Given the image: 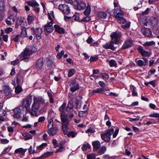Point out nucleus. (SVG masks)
<instances>
[{"label": "nucleus", "instance_id": "nucleus-43", "mask_svg": "<svg viewBox=\"0 0 159 159\" xmlns=\"http://www.w3.org/2000/svg\"><path fill=\"white\" fill-rule=\"evenodd\" d=\"M65 150V147L63 146H59V148L55 151L56 153L63 152Z\"/></svg>", "mask_w": 159, "mask_h": 159}, {"label": "nucleus", "instance_id": "nucleus-55", "mask_svg": "<svg viewBox=\"0 0 159 159\" xmlns=\"http://www.w3.org/2000/svg\"><path fill=\"white\" fill-rule=\"evenodd\" d=\"M28 151L30 154H34L36 153V151L33 149V147L32 146H31L28 149Z\"/></svg>", "mask_w": 159, "mask_h": 159}, {"label": "nucleus", "instance_id": "nucleus-34", "mask_svg": "<svg viewBox=\"0 0 159 159\" xmlns=\"http://www.w3.org/2000/svg\"><path fill=\"white\" fill-rule=\"evenodd\" d=\"M91 12V7L90 5H88L87 6L86 9L84 12V14L86 16H89Z\"/></svg>", "mask_w": 159, "mask_h": 159}, {"label": "nucleus", "instance_id": "nucleus-41", "mask_svg": "<svg viewBox=\"0 0 159 159\" xmlns=\"http://www.w3.org/2000/svg\"><path fill=\"white\" fill-rule=\"evenodd\" d=\"M109 63L110 66L111 67L114 66L116 67L117 66V64L114 60H111L109 61Z\"/></svg>", "mask_w": 159, "mask_h": 159}, {"label": "nucleus", "instance_id": "nucleus-27", "mask_svg": "<svg viewBox=\"0 0 159 159\" xmlns=\"http://www.w3.org/2000/svg\"><path fill=\"white\" fill-rule=\"evenodd\" d=\"M43 65V59L40 58L37 61L36 67L38 69H40L42 68Z\"/></svg>", "mask_w": 159, "mask_h": 159}, {"label": "nucleus", "instance_id": "nucleus-29", "mask_svg": "<svg viewBox=\"0 0 159 159\" xmlns=\"http://www.w3.org/2000/svg\"><path fill=\"white\" fill-rule=\"evenodd\" d=\"M98 16L99 18L101 19H104L107 18V14L105 12L100 11L98 13Z\"/></svg>", "mask_w": 159, "mask_h": 159}, {"label": "nucleus", "instance_id": "nucleus-64", "mask_svg": "<svg viewBox=\"0 0 159 159\" xmlns=\"http://www.w3.org/2000/svg\"><path fill=\"white\" fill-rule=\"evenodd\" d=\"M9 141L6 139H1V142L3 144H7L9 143Z\"/></svg>", "mask_w": 159, "mask_h": 159}, {"label": "nucleus", "instance_id": "nucleus-36", "mask_svg": "<svg viewBox=\"0 0 159 159\" xmlns=\"http://www.w3.org/2000/svg\"><path fill=\"white\" fill-rule=\"evenodd\" d=\"M77 133L73 131H70L67 134V136L69 137L75 138L77 135Z\"/></svg>", "mask_w": 159, "mask_h": 159}, {"label": "nucleus", "instance_id": "nucleus-2", "mask_svg": "<svg viewBox=\"0 0 159 159\" xmlns=\"http://www.w3.org/2000/svg\"><path fill=\"white\" fill-rule=\"evenodd\" d=\"M60 118L62 124V130L64 134H66L68 129V125L70 123L69 120L68 119V115L65 113L61 114L60 115Z\"/></svg>", "mask_w": 159, "mask_h": 159}, {"label": "nucleus", "instance_id": "nucleus-28", "mask_svg": "<svg viewBox=\"0 0 159 159\" xmlns=\"http://www.w3.org/2000/svg\"><path fill=\"white\" fill-rule=\"evenodd\" d=\"M107 148L105 146H103L102 147H100L98 150V153L100 155L104 154L107 150Z\"/></svg>", "mask_w": 159, "mask_h": 159}, {"label": "nucleus", "instance_id": "nucleus-42", "mask_svg": "<svg viewBox=\"0 0 159 159\" xmlns=\"http://www.w3.org/2000/svg\"><path fill=\"white\" fill-rule=\"evenodd\" d=\"M79 89V86L78 84H75V85L73 86L70 89V91L72 92H74Z\"/></svg>", "mask_w": 159, "mask_h": 159}, {"label": "nucleus", "instance_id": "nucleus-14", "mask_svg": "<svg viewBox=\"0 0 159 159\" xmlns=\"http://www.w3.org/2000/svg\"><path fill=\"white\" fill-rule=\"evenodd\" d=\"M76 2L77 5L76 6V9L80 10L84 9L86 6V4L81 0H76Z\"/></svg>", "mask_w": 159, "mask_h": 159}, {"label": "nucleus", "instance_id": "nucleus-24", "mask_svg": "<svg viewBox=\"0 0 159 159\" xmlns=\"http://www.w3.org/2000/svg\"><path fill=\"white\" fill-rule=\"evenodd\" d=\"M54 28L56 31L60 34H64L65 32V30L64 28L57 25H55Z\"/></svg>", "mask_w": 159, "mask_h": 159}, {"label": "nucleus", "instance_id": "nucleus-54", "mask_svg": "<svg viewBox=\"0 0 159 159\" xmlns=\"http://www.w3.org/2000/svg\"><path fill=\"white\" fill-rule=\"evenodd\" d=\"M118 19H117L118 22L120 23L125 24V20L124 19V18L122 17H119L118 18Z\"/></svg>", "mask_w": 159, "mask_h": 159}, {"label": "nucleus", "instance_id": "nucleus-58", "mask_svg": "<svg viewBox=\"0 0 159 159\" xmlns=\"http://www.w3.org/2000/svg\"><path fill=\"white\" fill-rule=\"evenodd\" d=\"M53 63V61L51 60L48 59L46 62L47 66L48 67H50Z\"/></svg>", "mask_w": 159, "mask_h": 159}, {"label": "nucleus", "instance_id": "nucleus-23", "mask_svg": "<svg viewBox=\"0 0 159 159\" xmlns=\"http://www.w3.org/2000/svg\"><path fill=\"white\" fill-rule=\"evenodd\" d=\"M57 127H53L52 128L49 129L48 131V133L49 135L53 136L57 134Z\"/></svg>", "mask_w": 159, "mask_h": 159}, {"label": "nucleus", "instance_id": "nucleus-16", "mask_svg": "<svg viewBox=\"0 0 159 159\" xmlns=\"http://www.w3.org/2000/svg\"><path fill=\"white\" fill-rule=\"evenodd\" d=\"M27 150V149L19 148L15 150V153L19 154L20 157L23 158L25 156V153Z\"/></svg>", "mask_w": 159, "mask_h": 159}, {"label": "nucleus", "instance_id": "nucleus-17", "mask_svg": "<svg viewBox=\"0 0 159 159\" xmlns=\"http://www.w3.org/2000/svg\"><path fill=\"white\" fill-rule=\"evenodd\" d=\"M114 43H115L111 40V42L109 43H107L103 45V47L104 48L106 49H109L112 50L114 51L116 48L114 46Z\"/></svg>", "mask_w": 159, "mask_h": 159}, {"label": "nucleus", "instance_id": "nucleus-57", "mask_svg": "<svg viewBox=\"0 0 159 159\" xmlns=\"http://www.w3.org/2000/svg\"><path fill=\"white\" fill-rule=\"evenodd\" d=\"M95 132L94 129L92 127H90L86 131V133H94Z\"/></svg>", "mask_w": 159, "mask_h": 159}, {"label": "nucleus", "instance_id": "nucleus-18", "mask_svg": "<svg viewBox=\"0 0 159 159\" xmlns=\"http://www.w3.org/2000/svg\"><path fill=\"white\" fill-rule=\"evenodd\" d=\"M92 144L93 146V151L94 152L98 150L101 146L100 143L98 140L93 141Z\"/></svg>", "mask_w": 159, "mask_h": 159}, {"label": "nucleus", "instance_id": "nucleus-37", "mask_svg": "<svg viewBox=\"0 0 159 159\" xmlns=\"http://www.w3.org/2000/svg\"><path fill=\"white\" fill-rule=\"evenodd\" d=\"M17 22L20 25H24V23L25 22V20L24 18L20 17L18 18Z\"/></svg>", "mask_w": 159, "mask_h": 159}, {"label": "nucleus", "instance_id": "nucleus-49", "mask_svg": "<svg viewBox=\"0 0 159 159\" xmlns=\"http://www.w3.org/2000/svg\"><path fill=\"white\" fill-rule=\"evenodd\" d=\"M87 159H95V154L94 153H91L87 155Z\"/></svg>", "mask_w": 159, "mask_h": 159}, {"label": "nucleus", "instance_id": "nucleus-56", "mask_svg": "<svg viewBox=\"0 0 159 159\" xmlns=\"http://www.w3.org/2000/svg\"><path fill=\"white\" fill-rule=\"evenodd\" d=\"M154 43H155L153 41L146 42L143 44V45L144 46H150L153 45Z\"/></svg>", "mask_w": 159, "mask_h": 159}, {"label": "nucleus", "instance_id": "nucleus-61", "mask_svg": "<svg viewBox=\"0 0 159 159\" xmlns=\"http://www.w3.org/2000/svg\"><path fill=\"white\" fill-rule=\"evenodd\" d=\"M52 143L54 145V148H56L58 147V144L57 141L55 139H54L52 140Z\"/></svg>", "mask_w": 159, "mask_h": 159}, {"label": "nucleus", "instance_id": "nucleus-12", "mask_svg": "<svg viewBox=\"0 0 159 159\" xmlns=\"http://www.w3.org/2000/svg\"><path fill=\"white\" fill-rule=\"evenodd\" d=\"M53 22L52 21L48 22L44 26V30L50 33L53 30L52 27Z\"/></svg>", "mask_w": 159, "mask_h": 159}, {"label": "nucleus", "instance_id": "nucleus-31", "mask_svg": "<svg viewBox=\"0 0 159 159\" xmlns=\"http://www.w3.org/2000/svg\"><path fill=\"white\" fill-rule=\"evenodd\" d=\"M4 31L3 30H1V36H2V38L3 40L5 42L7 41L8 35L7 34L4 35Z\"/></svg>", "mask_w": 159, "mask_h": 159}, {"label": "nucleus", "instance_id": "nucleus-9", "mask_svg": "<svg viewBox=\"0 0 159 159\" xmlns=\"http://www.w3.org/2000/svg\"><path fill=\"white\" fill-rule=\"evenodd\" d=\"M133 45L132 40L130 39H128L125 41L121 49H125L131 47Z\"/></svg>", "mask_w": 159, "mask_h": 159}, {"label": "nucleus", "instance_id": "nucleus-38", "mask_svg": "<svg viewBox=\"0 0 159 159\" xmlns=\"http://www.w3.org/2000/svg\"><path fill=\"white\" fill-rule=\"evenodd\" d=\"M34 20V18L32 15L30 14L28 16L27 20L29 25Z\"/></svg>", "mask_w": 159, "mask_h": 159}, {"label": "nucleus", "instance_id": "nucleus-5", "mask_svg": "<svg viewBox=\"0 0 159 159\" xmlns=\"http://www.w3.org/2000/svg\"><path fill=\"white\" fill-rule=\"evenodd\" d=\"M114 131V129L112 128L108 130L105 133L101 134V138L102 139L106 142H109L111 139V136L113 133Z\"/></svg>", "mask_w": 159, "mask_h": 159}, {"label": "nucleus", "instance_id": "nucleus-4", "mask_svg": "<svg viewBox=\"0 0 159 159\" xmlns=\"http://www.w3.org/2000/svg\"><path fill=\"white\" fill-rule=\"evenodd\" d=\"M121 35L120 32H115L112 34L110 35V36L112 41L115 44H118L122 41L120 39Z\"/></svg>", "mask_w": 159, "mask_h": 159}, {"label": "nucleus", "instance_id": "nucleus-33", "mask_svg": "<svg viewBox=\"0 0 159 159\" xmlns=\"http://www.w3.org/2000/svg\"><path fill=\"white\" fill-rule=\"evenodd\" d=\"M81 100L77 99L75 102V107L76 108H80L81 107Z\"/></svg>", "mask_w": 159, "mask_h": 159}, {"label": "nucleus", "instance_id": "nucleus-63", "mask_svg": "<svg viewBox=\"0 0 159 159\" xmlns=\"http://www.w3.org/2000/svg\"><path fill=\"white\" fill-rule=\"evenodd\" d=\"M13 30V29L11 28H8L5 30L4 31L7 34H9Z\"/></svg>", "mask_w": 159, "mask_h": 159}, {"label": "nucleus", "instance_id": "nucleus-8", "mask_svg": "<svg viewBox=\"0 0 159 159\" xmlns=\"http://www.w3.org/2000/svg\"><path fill=\"white\" fill-rule=\"evenodd\" d=\"M137 50L140 54L143 57H149L151 54L150 51H145L142 46L138 47Z\"/></svg>", "mask_w": 159, "mask_h": 159}, {"label": "nucleus", "instance_id": "nucleus-13", "mask_svg": "<svg viewBox=\"0 0 159 159\" xmlns=\"http://www.w3.org/2000/svg\"><path fill=\"white\" fill-rule=\"evenodd\" d=\"M2 89L0 91L2 93L4 94L5 95H9L11 92L12 90L8 86H4L3 87Z\"/></svg>", "mask_w": 159, "mask_h": 159}, {"label": "nucleus", "instance_id": "nucleus-44", "mask_svg": "<svg viewBox=\"0 0 159 159\" xmlns=\"http://www.w3.org/2000/svg\"><path fill=\"white\" fill-rule=\"evenodd\" d=\"M130 22H127L125 21V24H122L121 25V27L124 29H126L128 28L130 26Z\"/></svg>", "mask_w": 159, "mask_h": 159}, {"label": "nucleus", "instance_id": "nucleus-19", "mask_svg": "<svg viewBox=\"0 0 159 159\" xmlns=\"http://www.w3.org/2000/svg\"><path fill=\"white\" fill-rule=\"evenodd\" d=\"M142 31L143 34L146 36L149 37L152 35V32L148 28L145 27L142 28Z\"/></svg>", "mask_w": 159, "mask_h": 159}, {"label": "nucleus", "instance_id": "nucleus-53", "mask_svg": "<svg viewBox=\"0 0 159 159\" xmlns=\"http://www.w3.org/2000/svg\"><path fill=\"white\" fill-rule=\"evenodd\" d=\"M73 19L76 21H79L80 20L79 15L78 13H75L72 17Z\"/></svg>", "mask_w": 159, "mask_h": 159}, {"label": "nucleus", "instance_id": "nucleus-32", "mask_svg": "<svg viewBox=\"0 0 159 159\" xmlns=\"http://www.w3.org/2000/svg\"><path fill=\"white\" fill-rule=\"evenodd\" d=\"M25 140H27L32 139V136L28 133H24L22 134Z\"/></svg>", "mask_w": 159, "mask_h": 159}, {"label": "nucleus", "instance_id": "nucleus-1", "mask_svg": "<svg viewBox=\"0 0 159 159\" xmlns=\"http://www.w3.org/2000/svg\"><path fill=\"white\" fill-rule=\"evenodd\" d=\"M35 45V44H33L31 49L27 48H25L24 51L21 52L19 56L20 58H22L21 59V61H23L25 62L28 61L29 59V57L36 51Z\"/></svg>", "mask_w": 159, "mask_h": 159}, {"label": "nucleus", "instance_id": "nucleus-45", "mask_svg": "<svg viewBox=\"0 0 159 159\" xmlns=\"http://www.w3.org/2000/svg\"><path fill=\"white\" fill-rule=\"evenodd\" d=\"M22 91V89L21 87L19 85H18L15 88V92L17 94L20 93Z\"/></svg>", "mask_w": 159, "mask_h": 159}, {"label": "nucleus", "instance_id": "nucleus-7", "mask_svg": "<svg viewBox=\"0 0 159 159\" xmlns=\"http://www.w3.org/2000/svg\"><path fill=\"white\" fill-rule=\"evenodd\" d=\"M31 102L32 100L28 98L24 99L22 102V106L21 107H22V108H21L23 110L25 107L26 110H29Z\"/></svg>", "mask_w": 159, "mask_h": 159}, {"label": "nucleus", "instance_id": "nucleus-39", "mask_svg": "<svg viewBox=\"0 0 159 159\" xmlns=\"http://www.w3.org/2000/svg\"><path fill=\"white\" fill-rule=\"evenodd\" d=\"M47 144L46 143H43L41 145L37 147V150L39 151L42 150L44 148L47 146Z\"/></svg>", "mask_w": 159, "mask_h": 159}, {"label": "nucleus", "instance_id": "nucleus-26", "mask_svg": "<svg viewBox=\"0 0 159 159\" xmlns=\"http://www.w3.org/2000/svg\"><path fill=\"white\" fill-rule=\"evenodd\" d=\"M33 105H32L31 109L30 110V114L35 116H38L37 111L39 110V108L37 109L34 108L33 107Z\"/></svg>", "mask_w": 159, "mask_h": 159}, {"label": "nucleus", "instance_id": "nucleus-52", "mask_svg": "<svg viewBox=\"0 0 159 159\" xmlns=\"http://www.w3.org/2000/svg\"><path fill=\"white\" fill-rule=\"evenodd\" d=\"M90 20L91 18L89 16H87L82 19L80 21L88 22Z\"/></svg>", "mask_w": 159, "mask_h": 159}, {"label": "nucleus", "instance_id": "nucleus-62", "mask_svg": "<svg viewBox=\"0 0 159 159\" xmlns=\"http://www.w3.org/2000/svg\"><path fill=\"white\" fill-rule=\"evenodd\" d=\"M102 77L104 79H107L109 78V75L107 73H103L101 75Z\"/></svg>", "mask_w": 159, "mask_h": 159}, {"label": "nucleus", "instance_id": "nucleus-3", "mask_svg": "<svg viewBox=\"0 0 159 159\" xmlns=\"http://www.w3.org/2000/svg\"><path fill=\"white\" fill-rule=\"evenodd\" d=\"M33 101L34 102L32 105H33L34 108L35 109L39 108L41 105L45 103V100L41 97H34Z\"/></svg>", "mask_w": 159, "mask_h": 159}, {"label": "nucleus", "instance_id": "nucleus-20", "mask_svg": "<svg viewBox=\"0 0 159 159\" xmlns=\"http://www.w3.org/2000/svg\"><path fill=\"white\" fill-rule=\"evenodd\" d=\"M114 14L116 18L122 17L124 13L121 10L116 8L114 11Z\"/></svg>", "mask_w": 159, "mask_h": 159}, {"label": "nucleus", "instance_id": "nucleus-30", "mask_svg": "<svg viewBox=\"0 0 159 159\" xmlns=\"http://www.w3.org/2000/svg\"><path fill=\"white\" fill-rule=\"evenodd\" d=\"M49 105L48 102H45L44 105V106L42 108L40 111V112L41 113H43L46 111V110L48 108V107Z\"/></svg>", "mask_w": 159, "mask_h": 159}, {"label": "nucleus", "instance_id": "nucleus-21", "mask_svg": "<svg viewBox=\"0 0 159 159\" xmlns=\"http://www.w3.org/2000/svg\"><path fill=\"white\" fill-rule=\"evenodd\" d=\"M6 10L5 0H0V13L4 12Z\"/></svg>", "mask_w": 159, "mask_h": 159}, {"label": "nucleus", "instance_id": "nucleus-59", "mask_svg": "<svg viewBox=\"0 0 159 159\" xmlns=\"http://www.w3.org/2000/svg\"><path fill=\"white\" fill-rule=\"evenodd\" d=\"M23 80V78L22 76H18L17 78V82L18 85L20 84V83L22 81V82Z\"/></svg>", "mask_w": 159, "mask_h": 159}, {"label": "nucleus", "instance_id": "nucleus-60", "mask_svg": "<svg viewBox=\"0 0 159 159\" xmlns=\"http://www.w3.org/2000/svg\"><path fill=\"white\" fill-rule=\"evenodd\" d=\"M86 111H83L79 112V115L80 117L86 116Z\"/></svg>", "mask_w": 159, "mask_h": 159}, {"label": "nucleus", "instance_id": "nucleus-35", "mask_svg": "<svg viewBox=\"0 0 159 159\" xmlns=\"http://www.w3.org/2000/svg\"><path fill=\"white\" fill-rule=\"evenodd\" d=\"M27 35L26 29V28L23 27L20 33V36L23 37H26Z\"/></svg>", "mask_w": 159, "mask_h": 159}, {"label": "nucleus", "instance_id": "nucleus-47", "mask_svg": "<svg viewBox=\"0 0 159 159\" xmlns=\"http://www.w3.org/2000/svg\"><path fill=\"white\" fill-rule=\"evenodd\" d=\"M66 103H63V104L61 106L59 107V110L61 112H64L66 108Z\"/></svg>", "mask_w": 159, "mask_h": 159}, {"label": "nucleus", "instance_id": "nucleus-11", "mask_svg": "<svg viewBox=\"0 0 159 159\" xmlns=\"http://www.w3.org/2000/svg\"><path fill=\"white\" fill-rule=\"evenodd\" d=\"M21 108H22V107H19L16 108L14 109L13 116L14 118L17 119L21 118L20 114L23 110Z\"/></svg>", "mask_w": 159, "mask_h": 159}, {"label": "nucleus", "instance_id": "nucleus-46", "mask_svg": "<svg viewBox=\"0 0 159 159\" xmlns=\"http://www.w3.org/2000/svg\"><path fill=\"white\" fill-rule=\"evenodd\" d=\"M103 91V89L101 88H99L93 90L92 91V93H102V92Z\"/></svg>", "mask_w": 159, "mask_h": 159}, {"label": "nucleus", "instance_id": "nucleus-6", "mask_svg": "<svg viewBox=\"0 0 159 159\" xmlns=\"http://www.w3.org/2000/svg\"><path fill=\"white\" fill-rule=\"evenodd\" d=\"M27 3L28 5L34 8V10L36 12L38 13L39 12L40 10L39 7V4L36 1L33 0L31 1H27Z\"/></svg>", "mask_w": 159, "mask_h": 159}, {"label": "nucleus", "instance_id": "nucleus-15", "mask_svg": "<svg viewBox=\"0 0 159 159\" xmlns=\"http://www.w3.org/2000/svg\"><path fill=\"white\" fill-rule=\"evenodd\" d=\"M59 9L64 13L68 14L70 12L68 6L66 4H60L59 6Z\"/></svg>", "mask_w": 159, "mask_h": 159}, {"label": "nucleus", "instance_id": "nucleus-22", "mask_svg": "<svg viewBox=\"0 0 159 159\" xmlns=\"http://www.w3.org/2000/svg\"><path fill=\"white\" fill-rule=\"evenodd\" d=\"M73 101H69L68 104L66 109V111L68 112H71L73 111Z\"/></svg>", "mask_w": 159, "mask_h": 159}, {"label": "nucleus", "instance_id": "nucleus-50", "mask_svg": "<svg viewBox=\"0 0 159 159\" xmlns=\"http://www.w3.org/2000/svg\"><path fill=\"white\" fill-rule=\"evenodd\" d=\"M136 62L137 63L138 65L140 66H144V63H143V61L141 60H136Z\"/></svg>", "mask_w": 159, "mask_h": 159}, {"label": "nucleus", "instance_id": "nucleus-51", "mask_svg": "<svg viewBox=\"0 0 159 159\" xmlns=\"http://www.w3.org/2000/svg\"><path fill=\"white\" fill-rule=\"evenodd\" d=\"M64 51L63 50H61L60 52L57 53V58L59 59H61L62 56L64 54Z\"/></svg>", "mask_w": 159, "mask_h": 159}, {"label": "nucleus", "instance_id": "nucleus-25", "mask_svg": "<svg viewBox=\"0 0 159 159\" xmlns=\"http://www.w3.org/2000/svg\"><path fill=\"white\" fill-rule=\"evenodd\" d=\"M53 152H47L44 154L42 155L40 157L36 158V159H43L52 155L53 154Z\"/></svg>", "mask_w": 159, "mask_h": 159}, {"label": "nucleus", "instance_id": "nucleus-10", "mask_svg": "<svg viewBox=\"0 0 159 159\" xmlns=\"http://www.w3.org/2000/svg\"><path fill=\"white\" fill-rule=\"evenodd\" d=\"M32 31L33 34L35 35L38 39H39L41 38V34L42 32V30L39 28L36 29L32 28L31 29Z\"/></svg>", "mask_w": 159, "mask_h": 159}, {"label": "nucleus", "instance_id": "nucleus-48", "mask_svg": "<svg viewBox=\"0 0 159 159\" xmlns=\"http://www.w3.org/2000/svg\"><path fill=\"white\" fill-rule=\"evenodd\" d=\"M75 70L74 69H70L68 73V76L71 77L75 73Z\"/></svg>", "mask_w": 159, "mask_h": 159}, {"label": "nucleus", "instance_id": "nucleus-40", "mask_svg": "<svg viewBox=\"0 0 159 159\" xmlns=\"http://www.w3.org/2000/svg\"><path fill=\"white\" fill-rule=\"evenodd\" d=\"M90 148V145L88 143L84 144L82 147V149L83 151H85L87 149H89Z\"/></svg>", "mask_w": 159, "mask_h": 159}]
</instances>
